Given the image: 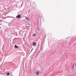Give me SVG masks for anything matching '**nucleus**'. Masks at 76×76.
<instances>
[{"label": "nucleus", "instance_id": "obj_1", "mask_svg": "<svg viewBox=\"0 0 76 76\" xmlns=\"http://www.w3.org/2000/svg\"><path fill=\"white\" fill-rule=\"evenodd\" d=\"M39 71H37L35 72V74L36 75L38 76L39 75Z\"/></svg>", "mask_w": 76, "mask_h": 76}, {"label": "nucleus", "instance_id": "obj_2", "mask_svg": "<svg viewBox=\"0 0 76 76\" xmlns=\"http://www.w3.org/2000/svg\"><path fill=\"white\" fill-rule=\"evenodd\" d=\"M21 15H18L16 17V18H18L19 19V18H20Z\"/></svg>", "mask_w": 76, "mask_h": 76}, {"label": "nucleus", "instance_id": "obj_3", "mask_svg": "<svg viewBox=\"0 0 76 76\" xmlns=\"http://www.w3.org/2000/svg\"><path fill=\"white\" fill-rule=\"evenodd\" d=\"M36 45V43L35 42H34L32 44L33 46H35Z\"/></svg>", "mask_w": 76, "mask_h": 76}, {"label": "nucleus", "instance_id": "obj_4", "mask_svg": "<svg viewBox=\"0 0 76 76\" xmlns=\"http://www.w3.org/2000/svg\"><path fill=\"white\" fill-rule=\"evenodd\" d=\"M15 48H18V47L16 46V45H15Z\"/></svg>", "mask_w": 76, "mask_h": 76}, {"label": "nucleus", "instance_id": "obj_5", "mask_svg": "<svg viewBox=\"0 0 76 76\" xmlns=\"http://www.w3.org/2000/svg\"><path fill=\"white\" fill-rule=\"evenodd\" d=\"M26 19L27 20H28V19L26 17H25Z\"/></svg>", "mask_w": 76, "mask_h": 76}, {"label": "nucleus", "instance_id": "obj_6", "mask_svg": "<svg viewBox=\"0 0 76 76\" xmlns=\"http://www.w3.org/2000/svg\"><path fill=\"white\" fill-rule=\"evenodd\" d=\"M36 36V34H33V37H34V36Z\"/></svg>", "mask_w": 76, "mask_h": 76}, {"label": "nucleus", "instance_id": "obj_7", "mask_svg": "<svg viewBox=\"0 0 76 76\" xmlns=\"http://www.w3.org/2000/svg\"><path fill=\"white\" fill-rule=\"evenodd\" d=\"M23 40L24 41H25V37L23 38Z\"/></svg>", "mask_w": 76, "mask_h": 76}, {"label": "nucleus", "instance_id": "obj_8", "mask_svg": "<svg viewBox=\"0 0 76 76\" xmlns=\"http://www.w3.org/2000/svg\"><path fill=\"white\" fill-rule=\"evenodd\" d=\"M26 25H29V26H31V25L30 24H27Z\"/></svg>", "mask_w": 76, "mask_h": 76}, {"label": "nucleus", "instance_id": "obj_9", "mask_svg": "<svg viewBox=\"0 0 76 76\" xmlns=\"http://www.w3.org/2000/svg\"><path fill=\"white\" fill-rule=\"evenodd\" d=\"M10 74H9V73H7V75H9Z\"/></svg>", "mask_w": 76, "mask_h": 76}, {"label": "nucleus", "instance_id": "obj_10", "mask_svg": "<svg viewBox=\"0 0 76 76\" xmlns=\"http://www.w3.org/2000/svg\"><path fill=\"white\" fill-rule=\"evenodd\" d=\"M1 25V24H0V25Z\"/></svg>", "mask_w": 76, "mask_h": 76}]
</instances>
